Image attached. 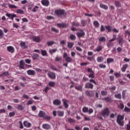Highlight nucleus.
Wrapping results in <instances>:
<instances>
[{
  "label": "nucleus",
  "instance_id": "obj_37",
  "mask_svg": "<svg viewBox=\"0 0 130 130\" xmlns=\"http://www.w3.org/2000/svg\"><path fill=\"white\" fill-rule=\"evenodd\" d=\"M6 76H9V72H5L2 74H0V77H6Z\"/></svg>",
  "mask_w": 130,
  "mask_h": 130
},
{
  "label": "nucleus",
  "instance_id": "obj_18",
  "mask_svg": "<svg viewBox=\"0 0 130 130\" xmlns=\"http://www.w3.org/2000/svg\"><path fill=\"white\" fill-rule=\"evenodd\" d=\"M98 62H103L104 61V57L103 56H99L96 58Z\"/></svg>",
  "mask_w": 130,
  "mask_h": 130
},
{
  "label": "nucleus",
  "instance_id": "obj_51",
  "mask_svg": "<svg viewBox=\"0 0 130 130\" xmlns=\"http://www.w3.org/2000/svg\"><path fill=\"white\" fill-rule=\"evenodd\" d=\"M38 57H39V55H38V54H35L32 56V59L34 60L37 59Z\"/></svg>",
  "mask_w": 130,
  "mask_h": 130
},
{
  "label": "nucleus",
  "instance_id": "obj_4",
  "mask_svg": "<svg viewBox=\"0 0 130 130\" xmlns=\"http://www.w3.org/2000/svg\"><path fill=\"white\" fill-rule=\"evenodd\" d=\"M115 40H116V35H113V39L109 40V42L107 44V47L109 48H110V47H112V46H113V43L111 42L115 41Z\"/></svg>",
  "mask_w": 130,
  "mask_h": 130
},
{
  "label": "nucleus",
  "instance_id": "obj_42",
  "mask_svg": "<svg viewBox=\"0 0 130 130\" xmlns=\"http://www.w3.org/2000/svg\"><path fill=\"white\" fill-rule=\"evenodd\" d=\"M115 98H116L117 99H121V94L118 93L115 94Z\"/></svg>",
  "mask_w": 130,
  "mask_h": 130
},
{
  "label": "nucleus",
  "instance_id": "obj_49",
  "mask_svg": "<svg viewBox=\"0 0 130 130\" xmlns=\"http://www.w3.org/2000/svg\"><path fill=\"white\" fill-rule=\"evenodd\" d=\"M50 69H51L52 71H57V68L52 65L50 66Z\"/></svg>",
  "mask_w": 130,
  "mask_h": 130
},
{
  "label": "nucleus",
  "instance_id": "obj_34",
  "mask_svg": "<svg viewBox=\"0 0 130 130\" xmlns=\"http://www.w3.org/2000/svg\"><path fill=\"white\" fill-rule=\"evenodd\" d=\"M73 60V59L71 58V57H67L65 58V61L67 62H72V61Z\"/></svg>",
  "mask_w": 130,
  "mask_h": 130
},
{
  "label": "nucleus",
  "instance_id": "obj_62",
  "mask_svg": "<svg viewBox=\"0 0 130 130\" xmlns=\"http://www.w3.org/2000/svg\"><path fill=\"white\" fill-rule=\"evenodd\" d=\"M89 82L90 83H93V84H94V85H97V83L96 82V81H95V80L93 79H90Z\"/></svg>",
  "mask_w": 130,
  "mask_h": 130
},
{
  "label": "nucleus",
  "instance_id": "obj_23",
  "mask_svg": "<svg viewBox=\"0 0 130 130\" xmlns=\"http://www.w3.org/2000/svg\"><path fill=\"white\" fill-rule=\"evenodd\" d=\"M100 8H101V9H104V10H108V6H107V5H105L103 4H101L100 5Z\"/></svg>",
  "mask_w": 130,
  "mask_h": 130
},
{
  "label": "nucleus",
  "instance_id": "obj_31",
  "mask_svg": "<svg viewBox=\"0 0 130 130\" xmlns=\"http://www.w3.org/2000/svg\"><path fill=\"white\" fill-rule=\"evenodd\" d=\"M106 29L107 30V33H109V32H111L112 27L110 25L106 26Z\"/></svg>",
  "mask_w": 130,
  "mask_h": 130
},
{
  "label": "nucleus",
  "instance_id": "obj_26",
  "mask_svg": "<svg viewBox=\"0 0 130 130\" xmlns=\"http://www.w3.org/2000/svg\"><path fill=\"white\" fill-rule=\"evenodd\" d=\"M17 14H20V15H23L24 14V12L22 9H17L16 10Z\"/></svg>",
  "mask_w": 130,
  "mask_h": 130
},
{
  "label": "nucleus",
  "instance_id": "obj_11",
  "mask_svg": "<svg viewBox=\"0 0 130 130\" xmlns=\"http://www.w3.org/2000/svg\"><path fill=\"white\" fill-rule=\"evenodd\" d=\"M62 101L65 108H69V101L63 99Z\"/></svg>",
  "mask_w": 130,
  "mask_h": 130
},
{
  "label": "nucleus",
  "instance_id": "obj_35",
  "mask_svg": "<svg viewBox=\"0 0 130 130\" xmlns=\"http://www.w3.org/2000/svg\"><path fill=\"white\" fill-rule=\"evenodd\" d=\"M39 9V6H35L34 7V8L32 9V12H33L34 13H35V12H37V11H38Z\"/></svg>",
  "mask_w": 130,
  "mask_h": 130
},
{
  "label": "nucleus",
  "instance_id": "obj_16",
  "mask_svg": "<svg viewBox=\"0 0 130 130\" xmlns=\"http://www.w3.org/2000/svg\"><path fill=\"white\" fill-rule=\"evenodd\" d=\"M7 50L11 53L15 52V49L12 46L7 47Z\"/></svg>",
  "mask_w": 130,
  "mask_h": 130
},
{
  "label": "nucleus",
  "instance_id": "obj_6",
  "mask_svg": "<svg viewBox=\"0 0 130 130\" xmlns=\"http://www.w3.org/2000/svg\"><path fill=\"white\" fill-rule=\"evenodd\" d=\"M6 16L11 19L12 21H14V18H17V15L15 14L7 13Z\"/></svg>",
  "mask_w": 130,
  "mask_h": 130
},
{
  "label": "nucleus",
  "instance_id": "obj_33",
  "mask_svg": "<svg viewBox=\"0 0 130 130\" xmlns=\"http://www.w3.org/2000/svg\"><path fill=\"white\" fill-rule=\"evenodd\" d=\"M42 127L45 129H48L49 128V125L48 124H43Z\"/></svg>",
  "mask_w": 130,
  "mask_h": 130
},
{
  "label": "nucleus",
  "instance_id": "obj_2",
  "mask_svg": "<svg viewBox=\"0 0 130 130\" xmlns=\"http://www.w3.org/2000/svg\"><path fill=\"white\" fill-rule=\"evenodd\" d=\"M123 119H124V116L118 115L117 117V122L119 125H120L121 126H123V124H124Z\"/></svg>",
  "mask_w": 130,
  "mask_h": 130
},
{
  "label": "nucleus",
  "instance_id": "obj_1",
  "mask_svg": "<svg viewBox=\"0 0 130 130\" xmlns=\"http://www.w3.org/2000/svg\"><path fill=\"white\" fill-rule=\"evenodd\" d=\"M55 15L58 18H63L64 16V10L58 9L55 11Z\"/></svg>",
  "mask_w": 130,
  "mask_h": 130
},
{
  "label": "nucleus",
  "instance_id": "obj_10",
  "mask_svg": "<svg viewBox=\"0 0 130 130\" xmlns=\"http://www.w3.org/2000/svg\"><path fill=\"white\" fill-rule=\"evenodd\" d=\"M46 113L43 111H40L38 114L39 117H43V118H45L46 116H45Z\"/></svg>",
  "mask_w": 130,
  "mask_h": 130
},
{
  "label": "nucleus",
  "instance_id": "obj_56",
  "mask_svg": "<svg viewBox=\"0 0 130 130\" xmlns=\"http://www.w3.org/2000/svg\"><path fill=\"white\" fill-rule=\"evenodd\" d=\"M4 38V31L3 30L0 29V39Z\"/></svg>",
  "mask_w": 130,
  "mask_h": 130
},
{
  "label": "nucleus",
  "instance_id": "obj_15",
  "mask_svg": "<svg viewBox=\"0 0 130 130\" xmlns=\"http://www.w3.org/2000/svg\"><path fill=\"white\" fill-rule=\"evenodd\" d=\"M41 4L42 5H43V6L47 7L48 6V5H49V2L48 1V0H42Z\"/></svg>",
  "mask_w": 130,
  "mask_h": 130
},
{
  "label": "nucleus",
  "instance_id": "obj_64",
  "mask_svg": "<svg viewBox=\"0 0 130 130\" xmlns=\"http://www.w3.org/2000/svg\"><path fill=\"white\" fill-rule=\"evenodd\" d=\"M126 129L130 130V120L129 121L128 124L126 125Z\"/></svg>",
  "mask_w": 130,
  "mask_h": 130
},
{
  "label": "nucleus",
  "instance_id": "obj_53",
  "mask_svg": "<svg viewBox=\"0 0 130 130\" xmlns=\"http://www.w3.org/2000/svg\"><path fill=\"white\" fill-rule=\"evenodd\" d=\"M99 67L100 69H106V65L104 64H100L99 65Z\"/></svg>",
  "mask_w": 130,
  "mask_h": 130
},
{
  "label": "nucleus",
  "instance_id": "obj_48",
  "mask_svg": "<svg viewBox=\"0 0 130 130\" xmlns=\"http://www.w3.org/2000/svg\"><path fill=\"white\" fill-rule=\"evenodd\" d=\"M73 46H74V43H68V47L69 48H72Z\"/></svg>",
  "mask_w": 130,
  "mask_h": 130
},
{
  "label": "nucleus",
  "instance_id": "obj_38",
  "mask_svg": "<svg viewBox=\"0 0 130 130\" xmlns=\"http://www.w3.org/2000/svg\"><path fill=\"white\" fill-rule=\"evenodd\" d=\"M115 5L117 8H120V7H121V4H120V2L118 1H116L115 2Z\"/></svg>",
  "mask_w": 130,
  "mask_h": 130
},
{
  "label": "nucleus",
  "instance_id": "obj_22",
  "mask_svg": "<svg viewBox=\"0 0 130 130\" xmlns=\"http://www.w3.org/2000/svg\"><path fill=\"white\" fill-rule=\"evenodd\" d=\"M127 67H128V65L127 64H125L123 65L122 68H121V71L123 73H124L125 71H126V69H127Z\"/></svg>",
  "mask_w": 130,
  "mask_h": 130
},
{
  "label": "nucleus",
  "instance_id": "obj_27",
  "mask_svg": "<svg viewBox=\"0 0 130 130\" xmlns=\"http://www.w3.org/2000/svg\"><path fill=\"white\" fill-rule=\"evenodd\" d=\"M69 38L71 39V40H72V41H75L76 40V35H73V34H71L69 36Z\"/></svg>",
  "mask_w": 130,
  "mask_h": 130
},
{
  "label": "nucleus",
  "instance_id": "obj_63",
  "mask_svg": "<svg viewBox=\"0 0 130 130\" xmlns=\"http://www.w3.org/2000/svg\"><path fill=\"white\" fill-rule=\"evenodd\" d=\"M125 93H126V92L125 91V90H123L122 91V98L123 99H124L125 98Z\"/></svg>",
  "mask_w": 130,
  "mask_h": 130
},
{
  "label": "nucleus",
  "instance_id": "obj_24",
  "mask_svg": "<svg viewBox=\"0 0 130 130\" xmlns=\"http://www.w3.org/2000/svg\"><path fill=\"white\" fill-rule=\"evenodd\" d=\"M93 25L94 26L95 28H99L100 24L99 23L98 21L95 20L93 21Z\"/></svg>",
  "mask_w": 130,
  "mask_h": 130
},
{
  "label": "nucleus",
  "instance_id": "obj_45",
  "mask_svg": "<svg viewBox=\"0 0 130 130\" xmlns=\"http://www.w3.org/2000/svg\"><path fill=\"white\" fill-rule=\"evenodd\" d=\"M41 53L43 56H46L47 55V52L45 50H41Z\"/></svg>",
  "mask_w": 130,
  "mask_h": 130
},
{
  "label": "nucleus",
  "instance_id": "obj_19",
  "mask_svg": "<svg viewBox=\"0 0 130 130\" xmlns=\"http://www.w3.org/2000/svg\"><path fill=\"white\" fill-rule=\"evenodd\" d=\"M21 48L23 49H26L27 48V46H26V43L25 42H21L20 44Z\"/></svg>",
  "mask_w": 130,
  "mask_h": 130
},
{
  "label": "nucleus",
  "instance_id": "obj_58",
  "mask_svg": "<svg viewBox=\"0 0 130 130\" xmlns=\"http://www.w3.org/2000/svg\"><path fill=\"white\" fill-rule=\"evenodd\" d=\"M51 30L53 31V32H55V33H58V30L54 27H52Z\"/></svg>",
  "mask_w": 130,
  "mask_h": 130
},
{
  "label": "nucleus",
  "instance_id": "obj_41",
  "mask_svg": "<svg viewBox=\"0 0 130 130\" xmlns=\"http://www.w3.org/2000/svg\"><path fill=\"white\" fill-rule=\"evenodd\" d=\"M17 109L18 110H24V107L22 105H18L17 106Z\"/></svg>",
  "mask_w": 130,
  "mask_h": 130
},
{
  "label": "nucleus",
  "instance_id": "obj_57",
  "mask_svg": "<svg viewBox=\"0 0 130 130\" xmlns=\"http://www.w3.org/2000/svg\"><path fill=\"white\" fill-rule=\"evenodd\" d=\"M101 94L102 95V96H106V95H107V91L102 90L101 91Z\"/></svg>",
  "mask_w": 130,
  "mask_h": 130
},
{
  "label": "nucleus",
  "instance_id": "obj_9",
  "mask_svg": "<svg viewBox=\"0 0 130 130\" xmlns=\"http://www.w3.org/2000/svg\"><path fill=\"white\" fill-rule=\"evenodd\" d=\"M53 104H54V105L59 106V105H60V104H61V101H60V100L56 99L53 101Z\"/></svg>",
  "mask_w": 130,
  "mask_h": 130
},
{
  "label": "nucleus",
  "instance_id": "obj_13",
  "mask_svg": "<svg viewBox=\"0 0 130 130\" xmlns=\"http://www.w3.org/2000/svg\"><path fill=\"white\" fill-rule=\"evenodd\" d=\"M85 88H87V89H93V88H94V85L91 83L88 82L85 84Z\"/></svg>",
  "mask_w": 130,
  "mask_h": 130
},
{
  "label": "nucleus",
  "instance_id": "obj_54",
  "mask_svg": "<svg viewBox=\"0 0 130 130\" xmlns=\"http://www.w3.org/2000/svg\"><path fill=\"white\" fill-rule=\"evenodd\" d=\"M15 115H16V113L15 112V111L9 113V116L10 117H13V116H15Z\"/></svg>",
  "mask_w": 130,
  "mask_h": 130
},
{
  "label": "nucleus",
  "instance_id": "obj_43",
  "mask_svg": "<svg viewBox=\"0 0 130 130\" xmlns=\"http://www.w3.org/2000/svg\"><path fill=\"white\" fill-rule=\"evenodd\" d=\"M68 121L70 122V123H75V122H76V121L72 118H69L68 119Z\"/></svg>",
  "mask_w": 130,
  "mask_h": 130
},
{
  "label": "nucleus",
  "instance_id": "obj_32",
  "mask_svg": "<svg viewBox=\"0 0 130 130\" xmlns=\"http://www.w3.org/2000/svg\"><path fill=\"white\" fill-rule=\"evenodd\" d=\"M118 42L119 44H120V45H122V43H123V39H122V37H120L118 38Z\"/></svg>",
  "mask_w": 130,
  "mask_h": 130
},
{
  "label": "nucleus",
  "instance_id": "obj_7",
  "mask_svg": "<svg viewBox=\"0 0 130 130\" xmlns=\"http://www.w3.org/2000/svg\"><path fill=\"white\" fill-rule=\"evenodd\" d=\"M80 31L77 32V35L78 38H81L82 37H84L85 36V31L83 30L80 29Z\"/></svg>",
  "mask_w": 130,
  "mask_h": 130
},
{
  "label": "nucleus",
  "instance_id": "obj_3",
  "mask_svg": "<svg viewBox=\"0 0 130 130\" xmlns=\"http://www.w3.org/2000/svg\"><path fill=\"white\" fill-rule=\"evenodd\" d=\"M110 114V111L108 108H105L101 112V115L103 117H108Z\"/></svg>",
  "mask_w": 130,
  "mask_h": 130
},
{
  "label": "nucleus",
  "instance_id": "obj_28",
  "mask_svg": "<svg viewBox=\"0 0 130 130\" xmlns=\"http://www.w3.org/2000/svg\"><path fill=\"white\" fill-rule=\"evenodd\" d=\"M81 25L83 27H85L86 25H87V20H81Z\"/></svg>",
  "mask_w": 130,
  "mask_h": 130
},
{
  "label": "nucleus",
  "instance_id": "obj_17",
  "mask_svg": "<svg viewBox=\"0 0 130 130\" xmlns=\"http://www.w3.org/2000/svg\"><path fill=\"white\" fill-rule=\"evenodd\" d=\"M57 26L59 28H67V24L66 23H57Z\"/></svg>",
  "mask_w": 130,
  "mask_h": 130
},
{
  "label": "nucleus",
  "instance_id": "obj_39",
  "mask_svg": "<svg viewBox=\"0 0 130 130\" xmlns=\"http://www.w3.org/2000/svg\"><path fill=\"white\" fill-rule=\"evenodd\" d=\"M124 111L126 112V113H130V108H127V107L125 106L124 109Z\"/></svg>",
  "mask_w": 130,
  "mask_h": 130
},
{
  "label": "nucleus",
  "instance_id": "obj_5",
  "mask_svg": "<svg viewBox=\"0 0 130 130\" xmlns=\"http://www.w3.org/2000/svg\"><path fill=\"white\" fill-rule=\"evenodd\" d=\"M32 40L34 41L35 42H36L37 43H39L40 41H41V39L40 38V36H32L31 37Z\"/></svg>",
  "mask_w": 130,
  "mask_h": 130
},
{
  "label": "nucleus",
  "instance_id": "obj_8",
  "mask_svg": "<svg viewBox=\"0 0 130 130\" xmlns=\"http://www.w3.org/2000/svg\"><path fill=\"white\" fill-rule=\"evenodd\" d=\"M25 62H24V60H21L19 62V68L22 70H25Z\"/></svg>",
  "mask_w": 130,
  "mask_h": 130
},
{
  "label": "nucleus",
  "instance_id": "obj_20",
  "mask_svg": "<svg viewBox=\"0 0 130 130\" xmlns=\"http://www.w3.org/2000/svg\"><path fill=\"white\" fill-rule=\"evenodd\" d=\"M111 62H114V59L113 58H108L107 59V63L109 64V63H111Z\"/></svg>",
  "mask_w": 130,
  "mask_h": 130
},
{
  "label": "nucleus",
  "instance_id": "obj_21",
  "mask_svg": "<svg viewBox=\"0 0 130 130\" xmlns=\"http://www.w3.org/2000/svg\"><path fill=\"white\" fill-rule=\"evenodd\" d=\"M103 49V47L101 45L98 46L95 49V51H97L98 52H100V51H102V50Z\"/></svg>",
  "mask_w": 130,
  "mask_h": 130
},
{
  "label": "nucleus",
  "instance_id": "obj_14",
  "mask_svg": "<svg viewBox=\"0 0 130 130\" xmlns=\"http://www.w3.org/2000/svg\"><path fill=\"white\" fill-rule=\"evenodd\" d=\"M49 78L50 79H52V80L55 79V78H56V76H55V73L53 72H49Z\"/></svg>",
  "mask_w": 130,
  "mask_h": 130
},
{
  "label": "nucleus",
  "instance_id": "obj_46",
  "mask_svg": "<svg viewBox=\"0 0 130 130\" xmlns=\"http://www.w3.org/2000/svg\"><path fill=\"white\" fill-rule=\"evenodd\" d=\"M88 110H89V109H88V108H87L86 107H84L82 109V111L84 113L88 112Z\"/></svg>",
  "mask_w": 130,
  "mask_h": 130
},
{
  "label": "nucleus",
  "instance_id": "obj_59",
  "mask_svg": "<svg viewBox=\"0 0 130 130\" xmlns=\"http://www.w3.org/2000/svg\"><path fill=\"white\" fill-rule=\"evenodd\" d=\"M115 89H116V86H113L112 87H110L109 90L110 91V92H112V91H114L115 90Z\"/></svg>",
  "mask_w": 130,
  "mask_h": 130
},
{
  "label": "nucleus",
  "instance_id": "obj_55",
  "mask_svg": "<svg viewBox=\"0 0 130 130\" xmlns=\"http://www.w3.org/2000/svg\"><path fill=\"white\" fill-rule=\"evenodd\" d=\"M119 106H120V108L121 109H123V108H124V105H123V103H122V102H120Z\"/></svg>",
  "mask_w": 130,
  "mask_h": 130
},
{
  "label": "nucleus",
  "instance_id": "obj_61",
  "mask_svg": "<svg viewBox=\"0 0 130 130\" xmlns=\"http://www.w3.org/2000/svg\"><path fill=\"white\" fill-rule=\"evenodd\" d=\"M73 26H75L76 27H79V26H80V23H76L75 22H73L72 23Z\"/></svg>",
  "mask_w": 130,
  "mask_h": 130
},
{
  "label": "nucleus",
  "instance_id": "obj_12",
  "mask_svg": "<svg viewBox=\"0 0 130 130\" xmlns=\"http://www.w3.org/2000/svg\"><path fill=\"white\" fill-rule=\"evenodd\" d=\"M27 74H28L29 76H35L36 72H35L34 70H28L27 71Z\"/></svg>",
  "mask_w": 130,
  "mask_h": 130
},
{
  "label": "nucleus",
  "instance_id": "obj_40",
  "mask_svg": "<svg viewBox=\"0 0 130 130\" xmlns=\"http://www.w3.org/2000/svg\"><path fill=\"white\" fill-rule=\"evenodd\" d=\"M57 51V49H53L49 50V53L52 54L53 53H55Z\"/></svg>",
  "mask_w": 130,
  "mask_h": 130
},
{
  "label": "nucleus",
  "instance_id": "obj_52",
  "mask_svg": "<svg viewBox=\"0 0 130 130\" xmlns=\"http://www.w3.org/2000/svg\"><path fill=\"white\" fill-rule=\"evenodd\" d=\"M34 103V101L30 100L27 102V105H31Z\"/></svg>",
  "mask_w": 130,
  "mask_h": 130
},
{
  "label": "nucleus",
  "instance_id": "obj_36",
  "mask_svg": "<svg viewBox=\"0 0 130 130\" xmlns=\"http://www.w3.org/2000/svg\"><path fill=\"white\" fill-rule=\"evenodd\" d=\"M95 73L92 72L91 73H90L88 75V77L90 78L91 79H94L95 78Z\"/></svg>",
  "mask_w": 130,
  "mask_h": 130
},
{
  "label": "nucleus",
  "instance_id": "obj_47",
  "mask_svg": "<svg viewBox=\"0 0 130 130\" xmlns=\"http://www.w3.org/2000/svg\"><path fill=\"white\" fill-rule=\"evenodd\" d=\"M49 86L50 87H54L55 86V82L53 81H50Z\"/></svg>",
  "mask_w": 130,
  "mask_h": 130
},
{
  "label": "nucleus",
  "instance_id": "obj_60",
  "mask_svg": "<svg viewBox=\"0 0 130 130\" xmlns=\"http://www.w3.org/2000/svg\"><path fill=\"white\" fill-rule=\"evenodd\" d=\"M61 59H62L61 57L57 56V57H56L55 60L56 61H59L60 60H61Z\"/></svg>",
  "mask_w": 130,
  "mask_h": 130
},
{
  "label": "nucleus",
  "instance_id": "obj_44",
  "mask_svg": "<svg viewBox=\"0 0 130 130\" xmlns=\"http://www.w3.org/2000/svg\"><path fill=\"white\" fill-rule=\"evenodd\" d=\"M9 7L10 8V9H17L18 7L15 5H12V4H10L9 5Z\"/></svg>",
  "mask_w": 130,
  "mask_h": 130
},
{
  "label": "nucleus",
  "instance_id": "obj_30",
  "mask_svg": "<svg viewBox=\"0 0 130 130\" xmlns=\"http://www.w3.org/2000/svg\"><path fill=\"white\" fill-rule=\"evenodd\" d=\"M106 41V38L105 37H102L99 38L100 42H105Z\"/></svg>",
  "mask_w": 130,
  "mask_h": 130
},
{
  "label": "nucleus",
  "instance_id": "obj_29",
  "mask_svg": "<svg viewBox=\"0 0 130 130\" xmlns=\"http://www.w3.org/2000/svg\"><path fill=\"white\" fill-rule=\"evenodd\" d=\"M104 100L105 101V102H112V100H111V98H110V97L105 98H104Z\"/></svg>",
  "mask_w": 130,
  "mask_h": 130
},
{
  "label": "nucleus",
  "instance_id": "obj_25",
  "mask_svg": "<svg viewBox=\"0 0 130 130\" xmlns=\"http://www.w3.org/2000/svg\"><path fill=\"white\" fill-rule=\"evenodd\" d=\"M57 114L58 116H60V117H61L63 116L64 114V112L63 111H58L57 112Z\"/></svg>",
  "mask_w": 130,
  "mask_h": 130
},
{
  "label": "nucleus",
  "instance_id": "obj_50",
  "mask_svg": "<svg viewBox=\"0 0 130 130\" xmlns=\"http://www.w3.org/2000/svg\"><path fill=\"white\" fill-rule=\"evenodd\" d=\"M124 35H125V37L127 36H130V31L128 30H126L125 31Z\"/></svg>",
  "mask_w": 130,
  "mask_h": 130
}]
</instances>
